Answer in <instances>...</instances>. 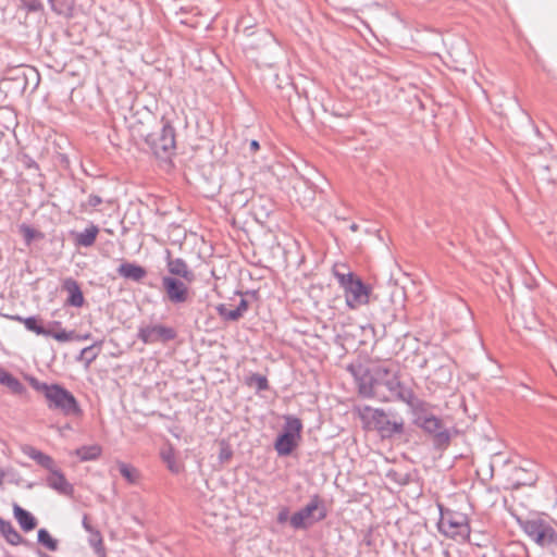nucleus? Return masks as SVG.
Wrapping results in <instances>:
<instances>
[{
    "mask_svg": "<svg viewBox=\"0 0 557 557\" xmlns=\"http://www.w3.org/2000/svg\"><path fill=\"white\" fill-rule=\"evenodd\" d=\"M22 232L24 233L25 239L27 243H30L34 238V230L29 226L23 225Z\"/></svg>",
    "mask_w": 557,
    "mask_h": 557,
    "instance_id": "obj_39",
    "label": "nucleus"
},
{
    "mask_svg": "<svg viewBox=\"0 0 557 557\" xmlns=\"http://www.w3.org/2000/svg\"><path fill=\"white\" fill-rule=\"evenodd\" d=\"M116 467H117L121 475L125 479V481L128 484L135 485V484L139 483V481L141 479V474L137 468H135L134 466L126 463L124 461H117Z\"/></svg>",
    "mask_w": 557,
    "mask_h": 557,
    "instance_id": "obj_21",
    "label": "nucleus"
},
{
    "mask_svg": "<svg viewBox=\"0 0 557 557\" xmlns=\"http://www.w3.org/2000/svg\"><path fill=\"white\" fill-rule=\"evenodd\" d=\"M302 430L301 421L293 416L285 417V424L282 433L292 434L293 437L300 440V434Z\"/></svg>",
    "mask_w": 557,
    "mask_h": 557,
    "instance_id": "obj_24",
    "label": "nucleus"
},
{
    "mask_svg": "<svg viewBox=\"0 0 557 557\" xmlns=\"http://www.w3.org/2000/svg\"><path fill=\"white\" fill-rule=\"evenodd\" d=\"M63 288L69 294V297L66 300L69 305L76 307V308H79L84 305V296H83L82 289L75 280H73L71 277L66 278L63 283Z\"/></svg>",
    "mask_w": 557,
    "mask_h": 557,
    "instance_id": "obj_15",
    "label": "nucleus"
},
{
    "mask_svg": "<svg viewBox=\"0 0 557 557\" xmlns=\"http://www.w3.org/2000/svg\"><path fill=\"white\" fill-rule=\"evenodd\" d=\"M50 324L53 325V326H60L61 325V323L59 321H53Z\"/></svg>",
    "mask_w": 557,
    "mask_h": 557,
    "instance_id": "obj_49",
    "label": "nucleus"
},
{
    "mask_svg": "<svg viewBox=\"0 0 557 557\" xmlns=\"http://www.w3.org/2000/svg\"><path fill=\"white\" fill-rule=\"evenodd\" d=\"M360 416L368 425L380 432L383 437H391L404 432V420L401 418L391 420L388 413L383 409H373L366 406Z\"/></svg>",
    "mask_w": 557,
    "mask_h": 557,
    "instance_id": "obj_6",
    "label": "nucleus"
},
{
    "mask_svg": "<svg viewBox=\"0 0 557 557\" xmlns=\"http://www.w3.org/2000/svg\"><path fill=\"white\" fill-rule=\"evenodd\" d=\"M249 148H250V151L256 152L260 148V145L257 140L253 139L250 141Z\"/></svg>",
    "mask_w": 557,
    "mask_h": 557,
    "instance_id": "obj_44",
    "label": "nucleus"
},
{
    "mask_svg": "<svg viewBox=\"0 0 557 557\" xmlns=\"http://www.w3.org/2000/svg\"><path fill=\"white\" fill-rule=\"evenodd\" d=\"M287 519H288V510L287 509L281 510L277 515V521L280 523H284L285 521H287Z\"/></svg>",
    "mask_w": 557,
    "mask_h": 557,
    "instance_id": "obj_41",
    "label": "nucleus"
},
{
    "mask_svg": "<svg viewBox=\"0 0 557 557\" xmlns=\"http://www.w3.org/2000/svg\"><path fill=\"white\" fill-rule=\"evenodd\" d=\"M429 405L426 404L425 410L414 413L417 416V423L428 433L433 434L435 443L438 445H446L449 443V432L444 428L441 419L435 416H428Z\"/></svg>",
    "mask_w": 557,
    "mask_h": 557,
    "instance_id": "obj_11",
    "label": "nucleus"
},
{
    "mask_svg": "<svg viewBox=\"0 0 557 557\" xmlns=\"http://www.w3.org/2000/svg\"><path fill=\"white\" fill-rule=\"evenodd\" d=\"M325 517L326 512L321 506V499L314 495L304 508L290 517L289 523L294 529H307Z\"/></svg>",
    "mask_w": 557,
    "mask_h": 557,
    "instance_id": "obj_9",
    "label": "nucleus"
},
{
    "mask_svg": "<svg viewBox=\"0 0 557 557\" xmlns=\"http://www.w3.org/2000/svg\"><path fill=\"white\" fill-rule=\"evenodd\" d=\"M463 310H465V313L467 314L468 319L471 320L472 319V313L469 310V308L465 307Z\"/></svg>",
    "mask_w": 557,
    "mask_h": 557,
    "instance_id": "obj_46",
    "label": "nucleus"
},
{
    "mask_svg": "<svg viewBox=\"0 0 557 557\" xmlns=\"http://www.w3.org/2000/svg\"><path fill=\"white\" fill-rule=\"evenodd\" d=\"M347 369L354 376L358 392L362 397L386 399L381 393V379L386 374V367L380 364L367 367L362 363H352Z\"/></svg>",
    "mask_w": 557,
    "mask_h": 557,
    "instance_id": "obj_3",
    "label": "nucleus"
},
{
    "mask_svg": "<svg viewBox=\"0 0 557 557\" xmlns=\"http://www.w3.org/2000/svg\"><path fill=\"white\" fill-rule=\"evenodd\" d=\"M14 71L16 72V76H9V72H8L7 73V78L8 79L21 81L23 87H25V85H26V73L24 72V70L22 67H16Z\"/></svg>",
    "mask_w": 557,
    "mask_h": 557,
    "instance_id": "obj_36",
    "label": "nucleus"
},
{
    "mask_svg": "<svg viewBox=\"0 0 557 557\" xmlns=\"http://www.w3.org/2000/svg\"><path fill=\"white\" fill-rule=\"evenodd\" d=\"M97 345H91L88 347H85L81 351L79 359L85 361V364L88 367L98 356L100 348L96 349Z\"/></svg>",
    "mask_w": 557,
    "mask_h": 557,
    "instance_id": "obj_31",
    "label": "nucleus"
},
{
    "mask_svg": "<svg viewBox=\"0 0 557 557\" xmlns=\"http://www.w3.org/2000/svg\"><path fill=\"white\" fill-rule=\"evenodd\" d=\"M0 534L5 539V541L11 545H20L25 543L24 539L21 534L15 530L11 521L4 520L0 517Z\"/></svg>",
    "mask_w": 557,
    "mask_h": 557,
    "instance_id": "obj_18",
    "label": "nucleus"
},
{
    "mask_svg": "<svg viewBox=\"0 0 557 557\" xmlns=\"http://www.w3.org/2000/svg\"><path fill=\"white\" fill-rule=\"evenodd\" d=\"M75 455L82 461L95 460L101 455L99 445L82 446L75 450Z\"/></svg>",
    "mask_w": 557,
    "mask_h": 557,
    "instance_id": "obj_26",
    "label": "nucleus"
},
{
    "mask_svg": "<svg viewBox=\"0 0 557 557\" xmlns=\"http://www.w3.org/2000/svg\"><path fill=\"white\" fill-rule=\"evenodd\" d=\"M438 531L447 537L461 541L467 540L470 534L467 518L461 513L450 510L441 512Z\"/></svg>",
    "mask_w": 557,
    "mask_h": 557,
    "instance_id": "obj_8",
    "label": "nucleus"
},
{
    "mask_svg": "<svg viewBox=\"0 0 557 557\" xmlns=\"http://www.w3.org/2000/svg\"><path fill=\"white\" fill-rule=\"evenodd\" d=\"M30 385L37 392L44 394L47 406L50 410L60 411L65 417L82 414V409L75 396L59 384H47L36 379L30 380Z\"/></svg>",
    "mask_w": 557,
    "mask_h": 557,
    "instance_id": "obj_2",
    "label": "nucleus"
},
{
    "mask_svg": "<svg viewBox=\"0 0 557 557\" xmlns=\"http://www.w3.org/2000/svg\"><path fill=\"white\" fill-rule=\"evenodd\" d=\"M0 384L5 385L14 394H23L25 392L24 385L11 373L0 368Z\"/></svg>",
    "mask_w": 557,
    "mask_h": 557,
    "instance_id": "obj_22",
    "label": "nucleus"
},
{
    "mask_svg": "<svg viewBox=\"0 0 557 557\" xmlns=\"http://www.w3.org/2000/svg\"><path fill=\"white\" fill-rule=\"evenodd\" d=\"M131 128L159 158L170 156L175 149L174 127L169 122L158 121L150 112H146L143 120L134 121Z\"/></svg>",
    "mask_w": 557,
    "mask_h": 557,
    "instance_id": "obj_1",
    "label": "nucleus"
},
{
    "mask_svg": "<svg viewBox=\"0 0 557 557\" xmlns=\"http://www.w3.org/2000/svg\"><path fill=\"white\" fill-rule=\"evenodd\" d=\"M88 543L92 547L95 554L98 557H107L102 535L98 530L95 529L91 532H89Z\"/></svg>",
    "mask_w": 557,
    "mask_h": 557,
    "instance_id": "obj_25",
    "label": "nucleus"
},
{
    "mask_svg": "<svg viewBox=\"0 0 557 557\" xmlns=\"http://www.w3.org/2000/svg\"><path fill=\"white\" fill-rule=\"evenodd\" d=\"M333 273L344 290L345 301L349 309L355 310L369 304L371 287L366 285L360 277L352 272L343 273L337 269H334Z\"/></svg>",
    "mask_w": 557,
    "mask_h": 557,
    "instance_id": "obj_5",
    "label": "nucleus"
},
{
    "mask_svg": "<svg viewBox=\"0 0 557 557\" xmlns=\"http://www.w3.org/2000/svg\"><path fill=\"white\" fill-rule=\"evenodd\" d=\"M3 476H4L3 472L0 471V485L2 484Z\"/></svg>",
    "mask_w": 557,
    "mask_h": 557,
    "instance_id": "obj_50",
    "label": "nucleus"
},
{
    "mask_svg": "<svg viewBox=\"0 0 557 557\" xmlns=\"http://www.w3.org/2000/svg\"><path fill=\"white\" fill-rule=\"evenodd\" d=\"M51 10L58 14H64L69 10L67 0H48Z\"/></svg>",
    "mask_w": 557,
    "mask_h": 557,
    "instance_id": "obj_34",
    "label": "nucleus"
},
{
    "mask_svg": "<svg viewBox=\"0 0 557 557\" xmlns=\"http://www.w3.org/2000/svg\"><path fill=\"white\" fill-rule=\"evenodd\" d=\"M13 513H14V518L18 522L20 527L25 532H29L36 528V525H37L36 518L30 512H28L27 510H25L21 506H18L17 504L13 505Z\"/></svg>",
    "mask_w": 557,
    "mask_h": 557,
    "instance_id": "obj_17",
    "label": "nucleus"
},
{
    "mask_svg": "<svg viewBox=\"0 0 557 557\" xmlns=\"http://www.w3.org/2000/svg\"><path fill=\"white\" fill-rule=\"evenodd\" d=\"M47 336H51L55 341L61 342V343L70 342V341H74L75 338H78V336L75 334L74 331H66L64 329L59 330L57 332H53L52 330H50V333Z\"/></svg>",
    "mask_w": 557,
    "mask_h": 557,
    "instance_id": "obj_32",
    "label": "nucleus"
},
{
    "mask_svg": "<svg viewBox=\"0 0 557 557\" xmlns=\"http://www.w3.org/2000/svg\"><path fill=\"white\" fill-rule=\"evenodd\" d=\"M11 319L14 321H17L20 323H23V320H25V318H23L21 315H12Z\"/></svg>",
    "mask_w": 557,
    "mask_h": 557,
    "instance_id": "obj_45",
    "label": "nucleus"
},
{
    "mask_svg": "<svg viewBox=\"0 0 557 557\" xmlns=\"http://www.w3.org/2000/svg\"><path fill=\"white\" fill-rule=\"evenodd\" d=\"M350 230H351L352 232H356V231L358 230V225H357V224H351V225H350Z\"/></svg>",
    "mask_w": 557,
    "mask_h": 557,
    "instance_id": "obj_48",
    "label": "nucleus"
},
{
    "mask_svg": "<svg viewBox=\"0 0 557 557\" xmlns=\"http://www.w3.org/2000/svg\"><path fill=\"white\" fill-rule=\"evenodd\" d=\"M232 458V450L228 446H222L219 453V460L221 462H226Z\"/></svg>",
    "mask_w": 557,
    "mask_h": 557,
    "instance_id": "obj_38",
    "label": "nucleus"
},
{
    "mask_svg": "<svg viewBox=\"0 0 557 557\" xmlns=\"http://www.w3.org/2000/svg\"><path fill=\"white\" fill-rule=\"evenodd\" d=\"M24 453L29 458L35 460L38 465H40L41 467H44L48 470H52V468L54 467V461L50 456L41 453L40 450H38L34 447H27L26 449H24Z\"/></svg>",
    "mask_w": 557,
    "mask_h": 557,
    "instance_id": "obj_23",
    "label": "nucleus"
},
{
    "mask_svg": "<svg viewBox=\"0 0 557 557\" xmlns=\"http://www.w3.org/2000/svg\"><path fill=\"white\" fill-rule=\"evenodd\" d=\"M166 269L170 276H176L177 278H182L186 281L187 283H193L195 281V274L189 269L188 264L185 262V260L181 258L172 259L170 257V252L168 251V259H166Z\"/></svg>",
    "mask_w": 557,
    "mask_h": 557,
    "instance_id": "obj_13",
    "label": "nucleus"
},
{
    "mask_svg": "<svg viewBox=\"0 0 557 557\" xmlns=\"http://www.w3.org/2000/svg\"><path fill=\"white\" fill-rule=\"evenodd\" d=\"M137 337L145 344L166 343L176 337V331L162 324L144 325L138 329Z\"/></svg>",
    "mask_w": 557,
    "mask_h": 557,
    "instance_id": "obj_12",
    "label": "nucleus"
},
{
    "mask_svg": "<svg viewBox=\"0 0 557 557\" xmlns=\"http://www.w3.org/2000/svg\"><path fill=\"white\" fill-rule=\"evenodd\" d=\"M240 313V318L248 310V301L244 298L240 299L238 306L235 308Z\"/></svg>",
    "mask_w": 557,
    "mask_h": 557,
    "instance_id": "obj_40",
    "label": "nucleus"
},
{
    "mask_svg": "<svg viewBox=\"0 0 557 557\" xmlns=\"http://www.w3.org/2000/svg\"><path fill=\"white\" fill-rule=\"evenodd\" d=\"M381 393L386 399H379L380 401H403L408 405L413 413L424 411L426 403L419 399L413 391L400 382L397 374L386 368V374L381 379Z\"/></svg>",
    "mask_w": 557,
    "mask_h": 557,
    "instance_id": "obj_4",
    "label": "nucleus"
},
{
    "mask_svg": "<svg viewBox=\"0 0 557 557\" xmlns=\"http://www.w3.org/2000/svg\"><path fill=\"white\" fill-rule=\"evenodd\" d=\"M550 367H552L553 371L555 372V374L557 375V346L554 351L553 359L550 361Z\"/></svg>",
    "mask_w": 557,
    "mask_h": 557,
    "instance_id": "obj_43",
    "label": "nucleus"
},
{
    "mask_svg": "<svg viewBox=\"0 0 557 557\" xmlns=\"http://www.w3.org/2000/svg\"><path fill=\"white\" fill-rule=\"evenodd\" d=\"M186 281L164 275L161 278L164 299L173 305H182L189 300V287Z\"/></svg>",
    "mask_w": 557,
    "mask_h": 557,
    "instance_id": "obj_10",
    "label": "nucleus"
},
{
    "mask_svg": "<svg viewBox=\"0 0 557 557\" xmlns=\"http://www.w3.org/2000/svg\"><path fill=\"white\" fill-rule=\"evenodd\" d=\"M247 384L255 387L257 391H265L269 388L268 380L264 375L253 373L247 377Z\"/></svg>",
    "mask_w": 557,
    "mask_h": 557,
    "instance_id": "obj_29",
    "label": "nucleus"
},
{
    "mask_svg": "<svg viewBox=\"0 0 557 557\" xmlns=\"http://www.w3.org/2000/svg\"><path fill=\"white\" fill-rule=\"evenodd\" d=\"M23 324L27 331L34 332L37 335H48L50 333V329H46L40 324V319L33 315L27 317L23 320Z\"/></svg>",
    "mask_w": 557,
    "mask_h": 557,
    "instance_id": "obj_28",
    "label": "nucleus"
},
{
    "mask_svg": "<svg viewBox=\"0 0 557 557\" xmlns=\"http://www.w3.org/2000/svg\"><path fill=\"white\" fill-rule=\"evenodd\" d=\"M98 233L99 227L95 224H91L83 232L76 233L74 235V243L79 247H90L95 244Z\"/></svg>",
    "mask_w": 557,
    "mask_h": 557,
    "instance_id": "obj_20",
    "label": "nucleus"
},
{
    "mask_svg": "<svg viewBox=\"0 0 557 557\" xmlns=\"http://www.w3.org/2000/svg\"><path fill=\"white\" fill-rule=\"evenodd\" d=\"M38 542L48 548L50 552H54L58 548V541L52 539L49 532L46 529H40L38 531Z\"/></svg>",
    "mask_w": 557,
    "mask_h": 557,
    "instance_id": "obj_30",
    "label": "nucleus"
},
{
    "mask_svg": "<svg viewBox=\"0 0 557 557\" xmlns=\"http://www.w3.org/2000/svg\"><path fill=\"white\" fill-rule=\"evenodd\" d=\"M77 336H78V338H75L74 341H82V339H87V338H89V334H86V335H83V336L77 335Z\"/></svg>",
    "mask_w": 557,
    "mask_h": 557,
    "instance_id": "obj_47",
    "label": "nucleus"
},
{
    "mask_svg": "<svg viewBox=\"0 0 557 557\" xmlns=\"http://www.w3.org/2000/svg\"><path fill=\"white\" fill-rule=\"evenodd\" d=\"M117 273L125 278H129L136 282L141 281L147 274L143 267L129 262L122 263L117 268Z\"/></svg>",
    "mask_w": 557,
    "mask_h": 557,
    "instance_id": "obj_19",
    "label": "nucleus"
},
{
    "mask_svg": "<svg viewBox=\"0 0 557 557\" xmlns=\"http://www.w3.org/2000/svg\"><path fill=\"white\" fill-rule=\"evenodd\" d=\"M298 441L292 434L281 433L274 443V448L278 456H288L298 445Z\"/></svg>",
    "mask_w": 557,
    "mask_h": 557,
    "instance_id": "obj_16",
    "label": "nucleus"
},
{
    "mask_svg": "<svg viewBox=\"0 0 557 557\" xmlns=\"http://www.w3.org/2000/svg\"><path fill=\"white\" fill-rule=\"evenodd\" d=\"M161 458L166 463L168 469L172 473H180L182 470V465L176 460L175 454L172 447L163 449L161 451Z\"/></svg>",
    "mask_w": 557,
    "mask_h": 557,
    "instance_id": "obj_27",
    "label": "nucleus"
},
{
    "mask_svg": "<svg viewBox=\"0 0 557 557\" xmlns=\"http://www.w3.org/2000/svg\"><path fill=\"white\" fill-rule=\"evenodd\" d=\"M102 203V198L98 195H90L86 202L81 205L82 209L87 210L88 207L96 208Z\"/></svg>",
    "mask_w": 557,
    "mask_h": 557,
    "instance_id": "obj_35",
    "label": "nucleus"
},
{
    "mask_svg": "<svg viewBox=\"0 0 557 557\" xmlns=\"http://www.w3.org/2000/svg\"><path fill=\"white\" fill-rule=\"evenodd\" d=\"M49 471L50 474L47 478L48 486L60 494L71 495L73 493V486L69 483L63 473L54 469V467Z\"/></svg>",
    "mask_w": 557,
    "mask_h": 557,
    "instance_id": "obj_14",
    "label": "nucleus"
},
{
    "mask_svg": "<svg viewBox=\"0 0 557 557\" xmlns=\"http://www.w3.org/2000/svg\"><path fill=\"white\" fill-rule=\"evenodd\" d=\"M82 524H83V528L88 533L91 532L92 530H95V528L89 523V520H88L87 516H84Z\"/></svg>",
    "mask_w": 557,
    "mask_h": 557,
    "instance_id": "obj_42",
    "label": "nucleus"
},
{
    "mask_svg": "<svg viewBox=\"0 0 557 557\" xmlns=\"http://www.w3.org/2000/svg\"><path fill=\"white\" fill-rule=\"evenodd\" d=\"M24 5L30 12H37L42 9V3L39 0H26Z\"/></svg>",
    "mask_w": 557,
    "mask_h": 557,
    "instance_id": "obj_37",
    "label": "nucleus"
},
{
    "mask_svg": "<svg viewBox=\"0 0 557 557\" xmlns=\"http://www.w3.org/2000/svg\"><path fill=\"white\" fill-rule=\"evenodd\" d=\"M216 311L221 318L227 321H237L240 319V313L236 309H228L225 305H219Z\"/></svg>",
    "mask_w": 557,
    "mask_h": 557,
    "instance_id": "obj_33",
    "label": "nucleus"
},
{
    "mask_svg": "<svg viewBox=\"0 0 557 557\" xmlns=\"http://www.w3.org/2000/svg\"><path fill=\"white\" fill-rule=\"evenodd\" d=\"M518 521L523 532L537 545L544 547L557 541L556 531L546 520L537 517Z\"/></svg>",
    "mask_w": 557,
    "mask_h": 557,
    "instance_id": "obj_7",
    "label": "nucleus"
}]
</instances>
